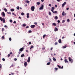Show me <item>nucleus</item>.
<instances>
[{
	"instance_id": "f3484780",
	"label": "nucleus",
	"mask_w": 75,
	"mask_h": 75,
	"mask_svg": "<svg viewBox=\"0 0 75 75\" xmlns=\"http://www.w3.org/2000/svg\"><path fill=\"white\" fill-rule=\"evenodd\" d=\"M58 42L59 43H61V39H59V40Z\"/></svg>"
},
{
	"instance_id": "b1692460",
	"label": "nucleus",
	"mask_w": 75,
	"mask_h": 75,
	"mask_svg": "<svg viewBox=\"0 0 75 75\" xmlns=\"http://www.w3.org/2000/svg\"><path fill=\"white\" fill-rule=\"evenodd\" d=\"M21 15H22V16H24V13L23 12L21 13Z\"/></svg>"
},
{
	"instance_id": "f03ea898",
	"label": "nucleus",
	"mask_w": 75,
	"mask_h": 75,
	"mask_svg": "<svg viewBox=\"0 0 75 75\" xmlns=\"http://www.w3.org/2000/svg\"><path fill=\"white\" fill-rule=\"evenodd\" d=\"M69 61H70V62L71 61V63H72V62H74V60H73V59H72L71 58V57H69Z\"/></svg>"
},
{
	"instance_id": "72a5a7b5",
	"label": "nucleus",
	"mask_w": 75,
	"mask_h": 75,
	"mask_svg": "<svg viewBox=\"0 0 75 75\" xmlns=\"http://www.w3.org/2000/svg\"><path fill=\"white\" fill-rule=\"evenodd\" d=\"M45 36H46V35H44L43 36V38H45Z\"/></svg>"
},
{
	"instance_id": "a19ab883",
	"label": "nucleus",
	"mask_w": 75,
	"mask_h": 75,
	"mask_svg": "<svg viewBox=\"0 0 75 75\" xmlns=\"http://www.w3.org/2000/svg\"><path fill=\"white\" fill-rule=\"evenodd\" d=\"M23 27H25V26H26V25H25V24H24L23 25Z\"/></svg>"
},
{
	"instance_id": "bb28decb",
	"label": "nucleus",
	"mask_w": 75,
	"mask_h": 75,
	"mask_svg": "<svg viewBox=\"0 0 75 75\" xmlns=\"http://www.w3.org/2000/svg\"><path fill=\"white\" fill-rule=\"evenodd\" d=\"M55 19H56V20H57V19H58V16H55Z\"/></svg>"
},
{
	"instance_id": "bf43d9fd",
	"label": "nucleus",
	"mask_w": 75,
	"mask_h": 75,
	"mask_svg": "<svg viewBox=\"0 0 75 75\" xmlns=\"http://www.w3.org/2000/svg\"><path fill=\"white\" fill-rule=\"evenodd\" d=\"M49 6H50V7H51V5L50 4L49 5Z\"/></svg>"
},
{
	"instance_id": "ea45409f",
	"label": "nucleus",
	"mask_w": 75,
	"mask_h": 75,
	"mask_svg": "<svg viewBox=\"0 0 75 75\" xmlns=\"http://www.w3.org/2000/svg\"><path fill=\"white\" fill-rule=\"evenodd\" d=\"M26 28H29V26H27L26 27Z\"/></svg>"
},
{
	"instance_id": "09e8293b",
	"label": "nucleus",
	"mask_w": 75,
	"mask_h": 75,
	"mask_svg": "<svg viewBox=\"0 0 75 75\" xmlns=\"http://www.w3.org/2000/svg\"><path fill=\"white\" fill-rule=\"evenodd\" d=\"M29 45H30V44H31V42H29Z\"/></svg>"
},
{
	"instance_id": "69168bd1",
	"label": "nucleus",
	"mask_w": 75,
	"mask_h": 75,
	"mask_svg": "<svg viewBox=\"0 0 75 75\" xmlns=\"http://www.w3.org/2000/svg\"><path fill=\"white\" fill-rule=\"evenodd\" d=\"M44 1V0H41V1H42V2H43Z\"/></svg>"
},
{
	"instance_id": "9b49d317",
	"label": "nucleus",
	"mask_w": 75,
	"mask_h": 75,
	"mask_svg": "<svg viewBox=\"0 0 75 75\" xmlns=\"http://www.w3.org/2000/svg\"><path fill=\"white\" fill-rule=\"evenodd\" d=\"M66 3V2H64L62 4V7H64V6L65 5Z\"/></svg>"
},
{
	"instance_id": "2f4dec72",
	"label": "nucleus",
	"mask_w": 75,
	"mask_h": 75,
	"mask_svg": "<svg viewBox=\"0 0 75 75\" xmlns=\"http://www.w3.org/2000/svg\"><path fill=\"white\" fill-rule=\"evenodd\" d=\"M7 13H8V14H11V12H7Z\"/></svg>"
},
{
	"instance_id": "dca6fc26",
	"label": "nucleus",
	"mask_w": 75,
	"mask_h": 75,
	"mask_svg": "<svg viewBox=\"0 0 75 75\" xmlns=\"http://www.w3.org/2000/svg\"><path fill=\"white\" fill-rule=\"evenodd\" d=\"M53 59L54 61H57V59H56L54 57L53 58Z\"/></svg>"
},
{
	"instance_id": "c03bdc74",
	"label": "nucleus",
	"mask_w": 75,
	"mask_h": 75,
	"mask_svg": "<svg viewBox=\"0 0 75 75\" xmlns=\"http://www.w3.org/2000/svg\"><path fill=\"white\" fill-rule=\"evenodd\" d=\"M10 21L11 23H12V22L13 21L11 20H10Z\"/></svg>"
},
{
	"instance_id": "5701e85b",
	"label": "nucleus",
	"mask_w": 75,
	"mask_h": 75,
	"mask_svg": "<svg viewBox=\"0 0 75 75\" xmlns=\"http://www.w3.org/2000/svg\"><path fill=\"white\" fill-rule=\"evenodd\" d=\"M55 8H54V7H53L52 8V9L51 10H54Z\"/></svg>"
},
{
	"instance_id": "f257e3e1",
	"label": "nucleus",
	"mask_w": 75,
	"mask_h": 75,
	"mask_svg": "<svg viewBox=\"0 0 75 75\" xmlns=\"http://www.w3.org/2000/svg\"><path fill=\"white\" fill-rule=\"evenodd\" d=\"M0 20H1V21H3L4 23H5V19H4V18H3L2 19V18H1V17H0Z\"/></svg>"
},
{
	"instance_id": "cd10ccee",
	"label": "nucleus",
	"mask_w": 75,
	"mask_h": 75,
	"mask_svg": "<svg viewBox=\"0 0 75 75\" xmlns=\"http://www.w3.org/2000/svg\"><path fill=\"white\" fill-rule=\"evenodd\" d=\"M45 49V47H42V50H44Z\"/></svg>"
},
{
	"instance_id": "864d4df0",
	"label": "nucleus",
	"mask_w": 75,
	"mask_h": 75,
	"mask_svg": "<svg viewBox=\"0 0 75 75\" xmlns=\"http://www.w3.org/2000/svg\"><path fill=\"white\" fill-rule=\"evenodd\" d=\"M62 23H65V20L63 21Z\"/></svg>"
},
{
	"instance_id": "e433bc0d",
	"label": "nucleus",
	"mask_w": 75,
	"mask_h": 75,
	"mask_svg": "<svg viewBox=\"0 0 75 75\" xmlns=\"http://www.w3.org/2000/svg\"><path fill=\"white\" fill-rule=\"evenodd\" d=\"M28 32L29 33H32V31L31 30H29Z\"/></svg>"
},
{
	"instance_id": "a878e982",
	"label": "nucleus",
	"mask_w": 75,
	"mask_h": 75,
	"mask_svg": "<svg viewBox=\"0 0 75 75\" xmlns=\"http://www.w3.org/2000/svg\"><path fill=\"white\" fill-rule=\"evenodd\" d=\"M16 8L17 10H19L20 9V7L19 6H17L16 7Z\"/></svg>"
},
{
	"instance_id": "6ab92c4d",
	"label": "nucleus",
	"mask_w": 75,
	"mask_h": 75,
	"mask_svg": "<svg viewBox=\"0 0 75 75\" xmlns=\"http://www.w3.org/2000/svg\"><path fill=\"white\" fill-rule=\"evenodd\" d=\"M37 5H40V2H37Z\"/></svg>"
},
{
	"instance_id": "20e7f679",
	"label": "nucleus",
	"mask_w": 75,
	"mask_h": 75,
	"mask_svg": "<svg viewBox=\"0 0 75 75\" xmlns=\"http://www.w3.org/2000/svg\"><path fill=\"white\" fill-rule=\"evenodd\" d=\"M44 9V5H42L39 8V10H43Z\"/></svg>"
},
{
	"instance_id": "7c9ffc66",
	"label": "nucleus",
	"mask_w": 75,
	"mask_h": 75,
	"mask_svg": "<svg viewBox=\"0 0 75 75\" xmlns=\"http://www.w3.org/2000/svg\"><path fill=\"white\" fill-rule=\"evenodd\" d=\"M53 25H54V26H56V23H53Z\"/></svg>"
},
{
	"instance_id": "4468645a",
	"label": "nucleus",
	"mask_w": 75,
	"mask_h": 75,
	"mask_svg": "<svg viewBox=\"0 0 75 75\" xmlns=\"http://www.w3.org/2000/svg\"><path fill=\"white\" fill-rule=\"evenodd\" d=\"M62 16H65V12L64 11H63L62 13Z\"/></svg>"
},
{
	"instance_id": "c756f323",
	"label": "nucleus",
	"mask_w": 75,
	"mask_h": 75,
	"mask_svg": "<svg viewBox=\"0 0 75 75\" xmlns=\"http://www.w3.org/2000/svg\"><path fill=\"white\" fill-rule=\"evenodd\" d=\"M47 65H50V62H48L47 64Z\"/></svg>"
},
{
	"instance_id": "ddd939ff",
	"label": "nucleus",
	"mask_w": 75,
	"mask_h": 75,
	"mask_svg": "<svg viewBox=\"0 0 75 75\" xmlns=\"http://www.w3.org/2000/svg\"><path fill=\"white\" fill-rule=\"evenodd\" d=\"M2 16H5V13H4V12H2Z\"/></svg>"
},
{
	"instance_id": "a18cd8bd",
	"label": "nucleus",
	"mask_w": 75,
	"mask_h": 75,
	"mask_svg": "<svg viewBox=\"0 0 75 75\" xmlns=\"http://www.w3.org/2000/svg\"><path fill=\"white\" fill-rule=\"evenodd\" d=\"M16 21H14L13 23V24H16Z\"/></svg>"
},
{
	"instance_id": "c9c22d12",
	"label": "nucleus",
	"mask_w": 75,
	"mask_h": 75,
	"mask_svg": "<svg viewBox=\"0 0 75 75\" xmlns=\"http://www.w3.org/2000/svg\"><path fill=\"white\" fill-rule=\"evenodd\" d=\"M1 38H2V39H4V36L2 37Z\"/></svg>"
},
{
	"instance_id": "8fccbe9b",
	"label": "nucleus",
	"mask_w": 75,
	"mask_h": 75,
	"mask_svg": "<svg viewBox=\"0 0 75 75\" xmlns=\"http://www.w3.org/2000/svg\"><path fill=\"white\" fill-rule=\"evenodd\" d=\"M54 13L55 14H56V13H57V11H55Z\"/></svg>"
},
{
	"instance_id": "3c124183",
	"label": "nucleus",
	"mask_w": 75,
	"mask_h": 75,
	"mask_svg": "<svg viewBox=\"0 0 75 75\" xmlns=\"http://www.w3.org/2000/svg\"><path fill=\"white\" fill-rule=\"evenodd\" d=\"M53 49V47H51V48H50V50L51 51H52V50Z\"/></svg>"
},
{
	"instance_id": "774afa93",
	"label": "nucleus",
	"mask_w": 75,
	"mask_h": 75,
	"mask_svg": "<svg viewBox=\"0 0 75 75\" xmlns=\"http://www.w3.org/2000/svg\"><path fill=\"white\" fill-rule=\"evenodd\" d=\"M61 69H63V66H62L61 68Z\"/></svg>"
},
{
	"instance_id": "1a4fd4ad",
	"label": "nucleus",
	"mask_w": 75,
	"mask_h": 75,
	"mask_svg": "<svg viewBox=\"0 0 75 75\" xmlns=\"http://www.w3.org/2000/svg\"><path fill=\"white\" fill-rule=\"evenodd\" d=\"M27 65V62H25L24 63V65L25 67H26Z\"/></svg>"
},
{
	"instance_id": "603ef678",
	"label": "nucleus",
	"mask_w": 75,
	"mask_h": 75,
	"mask_svg": "<svg viewBox=\"0 0 75 75\" xmlns=\"http://www.w3.org/2000/svg\"><path fill=\"white\" fill-rule=\"evenodd\" d=\"M51 11L53 13H54V10H51Z\"/></svg>"
},
{
	"instance_id": "37998d69",
	"label": "nucleus",
	"mask_w": 75,
	"mask_h": 75,
	"mask_svg": "<svg viewBox=\"0 0 75 75\" xmlns=\"http://www.w3.org/2000/svg\"><path fill=\"white\" fill-rule=\"evenodd\" d=\"M7 56L8 57H9L10 56V54H8Z\"/></svg>"
},
{
	"instance_id": "de8ad7c7",
	"label": "nucleus",
	"mask_w": 75,
	"mask_h": 75,
	"mask_svg": "<svg viewBox=\"0 0 75 75\" xmlns=\"http://www.w3.org/2000/svg\"><path fill=\"white\" fill-rule=\"evenodd\" d=\"M55 45H57L58 44V43L57 42H56L55 43Z\"/></svg>"
},
{
	"instance_id": "2eb2a0df",
	"label": "nucleus",
	"mask_w": 75,
	"mask_h": 75,
	"mask_svg": "<svg viewBox=\"0 0 75 75\" xmlns=\"http://www.w3.org/2000/svg\"><path fill=\"white\" fill-rule=\"evenodd\" d=\"M27 18H29V13H28L27 14Z\"/></svg>"
},
{
	"instance_id": "6e6552de",
	"label": "nucleus",
	"mask_w": 75,
	"mask_h": 75,
	"mask_svg": "<svg viewBox=\"0 0 75 75\" xmlns=\"http://www.w3.org/2000/svg\"><path fill=\"white\" fill-rule=\"evenodd\" d=\"M30 57H28V59L27 62H30Z\"/></svg>"
},
{
	"instance_id": "79ce46f5",
	"label": "nucleus",
	"mask_w": 75,
	"mask_h": 75,
	"mask_svg": "<svg viewBox=\"0 0 75 75\" xmlns=\"http://www.w3.org/2000/svg\"><path fill=\"white\" fill-rule=\"evenodd\" d=\"M57 22L58 23H60V21H59V20H58L57 21Z\"/></svg>"
},
{
	"instance_id": "052dcab7",
	"label": "nucleus",
	"mask_w": 75,
	"mask_h": 75,
	"mask_svg": "<svg viewBox=\"0 0 75 75\" xmlns=\"http://www.w3.org/2000/svg\"><path fill=\"white\" fill-rule=\"evenodd\" d=\"M67 10H69V8L68 7L67 8H66Z\"/></svg>"
},
{
	"instance_id": "423d86ee",
	"label": "nucleus",
	"mask_w": 75,
	"mask_h": 75,
	"mask_svg": "<svg viewBox=\"0 0 75 75\" xmlns=\"http://www.w3.org/2000/svg\"><path fill=\"white\" fill-rule=\"evenodd\" d=\"M64 62L65 63H69V62H68V60H67V59H64Z\"/></svg>"
},
{
	"instance_id": "4be33fe9",
	"label": "nucleus",
	"mask_w": 75,
	"mask_h": 75,
	"mask_svg": "<svg viewBox=\"0 0 75 75\" xmlns=\"http://www.w3.org/2000/svg\"><path fill=\"white\" fill-rule=\"evenodd\" d=\"M57 67L59 68V69H61V66L59 65H57Z\"/></svg>"
},
{
	"instance_id": "58836bf2",
	"label": "nucleus",
	"mask_w": 75,
	"mask_h": 75,
	"mask_svg": "<svg viewBox=\"0 0 75 75\" xmlns=\"http://www.w3.org/2000/svg\"><path fill=\"white\" fill-rule=\"evenodd\" d=\"M2 67V66L0 64V69H1V68Z\"/></svg>"
},
{
	"instance_id": "7ed1b4c3",
	"label": "nucleus",
	"mask_w": 75,
	"mask_h": 75,
	"mask_svg": "<svg viewBox=\"0 0 75 75\" xmlns=\"http://www.w3.org/2000/svg\"><path fill=\"white\" fill-rule=\"evenodd\" d=\"M35 9V6H32L31 7V10L32 11H34V10Z\"/></svg>"
},
{
	"instance_id": "49530a36",
	"label": "nucleus",
	"mask_w": 75,
	"mask_h": 75,
	"mask_svg": "<svg viewBox=\"0 0 75 75\" xmlns=\"http://www.w3.org/2000/svg\"><path fill=\"white\" fill-rule=\"evenodd\" d=\"M2 60L3 61H5V59L4 58H3L2 59Z\"/></svg>"
},
{
	"instance_id": "9d476101",
	"label": "nucleus",
	"mask_w": 75,
	"mask_h": 75,
	"mask_svg": "<svg viewBox=\"0 0 75 75\" xmlns=\"http://www.w3.org/2000/svg\"><path fill=\"white\" fill-rule=\"evenodd\" d=\"M57 31H58V29L57 28H55L54 29V31L56 32Z\"/></svg>"
},
{
	"instance_id": "412c9836",
	"label": "nucleus",
	"mask_w": 75,
	"mask_h": 75,
	"mask_svg": "<svg viewBox=\"0 0 75 75\" xmlns=\"http://www.w3.org/2000/svg\"><path fill=\"white\" fill-rule=\"evenodd\" d=\"M21 57H24V54H22L21 55Z\"/></svg>"
},
{
	"instance_id": "aec40b11",
	"label": "nucleus",
	"mask_w": 75,
	"mask_h": 75,
	"mask_svg": "<svg viewBox=\"0 0 75 75\" xmlns=\"http://www.w3.org/2000/svg\"><path fill=\"white\" fill-rule=\"evenodd\" d=\"M11 11H14V9L13 8L11 9Z\"/></svg>"
},
{
	"instance_id": "4c0bfd02",
	"label": "nucleus",
	"mask_w": 75,
	"mask_h": 75,
	"mask_svg": "<svg viewBox=\"0 0 75 75\" xmlns=\"http://www.w3.org/2000/svg\"><path fill=\"white\" fill-rule=\"evenodd\" d=\"M55 71H57V70H58V68H55Z\"/></svg>"
},
{
	"instance_id": "39448f33",
	"label": "nucleus",
	"mask_w": 75,
	"mask_h": 75,
	"mask_svg": "<svg viewBox=\"0 0 75 75\" xmlns=\"http://www.w3.org/2000/svg\"><path fill=\"white\" fill-rule=\"evenodd\" d=\"M23 50H24L23 47H22L19 49V51H20V52H22Z\"/></svg>"
},
{
	"instance_id": "473e14b6",
	"label": "nucleus",
	"mask_w": 75,
	"mask_h": 75,
	"mask_svg": "<svg viewBox=\"0 0 75 75\" xmlns=\"http://www.w3.org/2000/svg\"><path fill=\"white\" fill-rule=\"evenodd\" d=\"M49 14L50 15H51V13L50 11L49 12Z\"/></svg>"
},
{
	"instance_id": "6e6d98bb",
	"label": "nucleus",
	"mask_w": 75,
	"mask_h": 75,
	"mask_svg": "<svg viewBox=\"0 0 75 75\" xmlns=\"http://www.w3.org/2000/svg\"><path fill=\"white\" fill-rule=\"evenodd\" d=\"M21 52L19 51V52H18L19 54H20V53H21Z\"/></svg>"
},
{
	"instance_id": "338daca9",
	"label": "nucleus",
	"mask_w": 75,
	"mask_h": 75,
	"mask_svg": "<svg viewBox=\"0 0 75 75\" xmlns=\"http://www.w3.org/2000/svg\"><path fill=\"white\" fill-rule=\"evenodd\" d=\"M55 7H57V5H55Z\"/></svg>"
},
{
	"instance_id": "0eeeda50",
	"label": "nucleus",
	"mask_w": 75,
	"mask_h": 75,
	"mask_svg": "<svg viewBox=\"0 0 75 75\" xmlns=\"http://www.w3.org/2000/svg\"><path fill=\"white\" fill-rule=\"evenodd\" d=\"M35 27V25H32L30 26V27L32 28H33Z\"/></svg>"
},
{
	"instance_id": "0e129e2a",
	"label": "nucleus",
	"mask_w": 75,
	"mask_h": 75,
	"mask_svg": "<svg viewBox=\"0 0 75 75\" xmlns=\"http://www.w3.org/2000/svg\"><path fill=\"white\" fill-rule=\"evenodd\" d=\"M64 38H65V37H64V36H63V37H62V39H64Z\"/></svg>"
},
{
	"instance_id": "393cba45",
	"label": "nucleus",
	"mask_w": 75,
	"mask_h": 75,
	"mask_svg": "<svg viewBox=\"0 0 75 75\" xmlns=\"http://www.w3.org/2000/svg\"><path fill=\"white\" fill-rule=\"evenodd\" d=\"M4 10L5 12H7V10L6 8L4 9Z\"/></svg>"
},
{
	"instance_id": "e2e57ef3",
	"label": "nucleus",
	"mask_w": 75,
	"mask_h": 75,
	"mask_svg": "<svg viewBox=\"0 0 75 75\" xmlns=\"http://www.w3.org/2000/svg\"><path fill=\"white\" fill-rule=\"evenodd\" d=\"M13 64H12L11 65V67H13Z\"/></svg>"
},
{
	"instance_id": "a211bd4d",
	"label": "nucleus",
	"mask_w": 75,
	"mask_h": 75,
	"mask_svg": "<svg viewBox=\"0 0 75 75\" xmlns=\"http://www.w3.org/2000/svg\"><path fill=\"white\" fill-rule=\"evenodd\" d=\"M25 2H26L27 3H30V1H28V0H26L25 1Z\"/></svg>"
},
{
	"instance_id": "5fc2aeb1",
	"label": "nucleus",
	"mask_w": 75,
	"mask_h": 75,
	"mask_svg": "<svg viewBox=\"0 0 75 75\" xmlns=\"http://www.w3.org/2000/svg\"><path fill=\"white\" fill-rule=\"evenodd\" d=\"M67 22H69V19H67Z\"/></svg>"
},
{
	"instance_id": "13d9d810",
	"label": "nucleus",
	"mask_w": 75,
	"mask_h": 75,
	"mask_svg": "<svg viewBox=\"0 0 75 75\" xmlns=\"http://www.w3.org/2000/svg\"><path fill=\"white\" fill-rule=\"evenodd\" d=\"M34 24H35V25H36L37 24V22H35L34 23Z\"/></svg>"
},
{
	"instance_id": "680f3d73",
	"label": "nucleus",
	"mask_w": 75,
	"mask_h": 75,
	"mask_svg": "<svg viewBox=\"0 0 75 75\" xmlns=\"http://www.w3.org/2000/svg\"><path fill=\"white\" fill-rule=\"evenodd\" d=\"M31 47L32 48H34V46H32Z\"/></svg>"
},
{
	"instance_id": "f8f14e48",
	"label": "nucleus",
	"mask_w": 75,
	"mask_h": 75,
	"mask_svg": "<svg viewBox=\"0 0 75 75\" xmlns=\"http://www.w3.org/2000/svg\"><path fill=\"white\" fill-rule=\"evenodd\" d=\"M67 48V45H65L64 46H63L62 47V48L64 49V48Z\"/></svg>"
},
{
	"instance_id": "4d7b16f0",
	"label": "nucleus",
	"mask_w": 75,
	"mask_h": 75,
	"mask_svg": "<svg viewBox=\"0 0 75 75\" xmlns=\"http://www.w3.org/2000/svg\"><path fill=\"white\" fill-rule=\"evenodd\" d=\"M14 61H17V59L16 58H15V59H14Z\"/></svg>"
},
{
	"instance_id": "c85d7f7f",
	"label": "nucleus",
	"mask_w": 75,
	"mask_h": 75,
	"mask_svg": "<svg viewBox=\"0 0 75 75\" xmlns=\"http://www.w3.org/2000/svg\"><path fill=\"white\" fill-rule=\"evenodd\" d=\"M2 31H4V28H2V30H1Z\"/></svg>"
},
{
	"instance_id": "f704fd0d",
	"label": "nucleus",
	"mask_w": 75,
	"mask_h": 75,
	"mask_svg": "<svg viewBox=\"0 0 75 75\" xmlns=\"http://www.w3.org/2000/svg\"><path fill=\"white\" fill-rule=\"evenodd\" d=\"M9 41H11V38H9Z\"/></svg>"
}]
</instances>
